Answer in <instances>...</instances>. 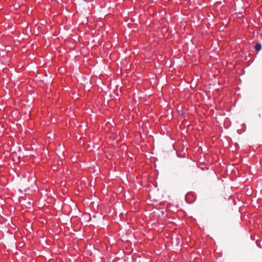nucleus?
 Wrapping results in <instances>:
<instances>
[{
  "mask_svg": "<svg viewBox=\"0 0 262 262\" xmlns=\"http://www.w3.org/2000/svg\"><path fill=\"white\" fill-rule=\"evenodd\" d=\"M254 49L257 51H260L261 50V44L259 43H256L255 45V46H254Z\"/></svg>",
  "mask_w": 262,
  "mask_h": 262,
  "instance_id": "nucleus-1",
  "label": "nucleus"
},
{
  "mask_svg": "<svg viewBox=\"0 0 262 262\" xmlns=\"http://www.w3.org/2000/svg\"><path fill=\"white\" fill-rule=\"evenodd\" d=\"M110 138L112 139L113 140H114L116 139V137L115 135H112L110 136Z\"/></svg>",
  "mask_w": 262,
  "mask_h": 262,
  "instance_id": "nucleus-2",
  "label": "nucleus"
},
{
  "mask_svg": "<svg viewBox=\"0 0 262 262\" xmlns=\"http://www.w3.org/2000/svg\"><path fill=\"white\" fill-rule=\"evenodd\" d=\"M66 262H69V260L67 259Z\"/></svg>",
  "mask_w": 262,
  "mask_h": 262,
  "instance_id": "nucleus-3",
  "label": "nucleus"
}]
</instances>
